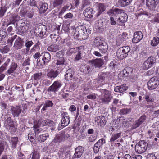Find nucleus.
<instances>
[{
    "instance_id": "obj_1",
    "label": "nucleus",
    "mask_w": 159,
    "mask_h": 159,
    "mask_svg": "<svg viewBox=\"0 0 159 159\" xmlns=\"http://www.w3.org/2000/svg\"><path fill=\"white\" fill-rule=\"evenodd\" d=\"M107 13L110 16H113L114 15L117 16L118 14H120L119 18L117 19L116 22L120 25L126 22L127 20V15L124 12V11L117 8L111 9L107 12Z\"/></svg>"
},
{
    "instance_id": "obj_2",
    "label": "nucleus",
    "mask_w": 159,
    "mask_h": 159,
    "mask_svg": "<svg viewBox=\"0 0 159 159\" xmlns=\"http://www.w3.org/2000/svg\"><path fill=\"white\" fill-rule=\"evenodd\" d=\"M64 53L62 51L56 53V60L54 61V66L57 68L64 67L66 66L64 64L65 60L64 58Z\"/></svg>"
},
{
    "instance_id": "obj_3",
    "label": "nucleus",
    "mask_w": 159,
    "mask_h": 159,
    "mask_svg": "<svg viewBox=\"0 0 159 159\" xmlns=\"http://www.w3.org/2000/svg\"><path fill=\"white\" fill-rule=\"evenodd\" d=\"M62 117L61 122L58 125V130H60L64 127L67 126L69 123L70 121V117L68 115V113L66 112H64L61 114Z\"/></svg>"
},
{
    "instance_id": "obj_4",
    "label": "nucleus",
    "mask_w": 159,
    "mask_h": 159,
    "mask_svg": "<svg viewBox=\"0 0 159 159\" xmlns=\"http://www.w3.org/2000/svg\"><path fill=\"white\" fill-rule=\"evenodd\" d=\"M148 145V143L144 141H140L136 145L135 150L138 153H143L146 151Z\"/></svg>"
},
{
    "instance_id": "obj_5",
    "label": "nucleus",
    "mask_w": 159,
    "mask_h": 159,
    "mask_svg": "<svg viewBox=\"0 0 159 159\" xmlns=\"http://www.w3.org/2000/svg\"><path fill=\"white\" fill-rule=\"evenodd\" d=\"M156 59L155 57L151 56L149 57L144 62L143 65V68L147 70L153 66L155 64Z\"/></svg>"
},
{
    "instance_id": "obj_6",
    "label": "nucleus",
    "mask_w": 159,
    "mask_h": 159,
    "mask_svg": "<svg viewBox=\"0 0 159 159\" xmlns=\"http://www.w3.org/2000/svg\"><path fill=\"white\" fill-rule=\"evenodd\" d=\"M159 85V80L156 76L151 78L147 83L148 89L152 90L156 89Z\"/></svg>"
},
{
    "instance_id": "obj_7",
    "label": "nucleus",
    "mask_w": 159,
    "mask_h": 159,
    "mask_svg": "<svg viewBox=\"0 0 159 159\" xmlns=\"http://www.w3.org/2000/svg\"><path fill=\"white\" fill-rule=\"evenodd\" d=\"M41 59L39 60L41 65L46 64L50 61L51 56L49 52H42L41 53Z\"/></svg>"
},
{
    "instance_id": "obj_8",
    "label": "nucleus",
    "mask_w": 159,
    "mask_h": 159,
    "mask_svg": "<svg viewBox=\"0 0 159 159\" xmlns=\"http://www.w3.org/2000/svg\"><path fill=\"white\" fill-rule=\"evenodd\" d=\"M46 30V27L45 25H40L36 28L34 33L36 35L41 39L45 34Z\"/></svg>"
},
{
    "instance_id": "obj_9",
    "label": "nucleus",
    "mask_w": 159,
    "mask_h": 159,
    "mask_svg": "<svg viewBox=\"0 0 159 159\" xmlns=\"http://www.w3.org/2000/svg\"><path fill=\"white\" fill-rule=\"evenodd\" d=\"M62 85V83L61 82L58 81H55L51 86L48 87L47 91L48 92L55 93L59 90Z\"/></svg>"
},
{
    "instance_id": "obj_10",
    "label": "nucleus",
    "mask_w": 159,
    "mask_h": 159,
    "mask_svg": "<svg viewBox=\"0 0 159 159\" xmlns=\"http://www.w3.org/2000/svg\"><path fill=\"white\" fill-rule=\"evenodd\" d=\"M112 98L110 92L107 90L104 91V95L101 99L102 102L105 104H108Z\"/></svg>"
},
{
    "instance_id": "obj_11",
    "label": "nucleus",
    "mask_w": 159,
    "mask_h": 159,
    "mask_svg": "<svg viewBox=\"0 0 159 159\" xmlns=\"http://www.w3.org/2000/svg\"><path fill=\"white\" fill-rule=\"evenodd\" d=\"M84 148L81 146H78L75 149V153L72 158H80L83 154Z\"/></svg>"
},
{
    "instance_id": "obj_12",
    "label": "nucleus",
    "mask_w": 159,
    "mask_h": 159,
    "mask_svg": "<svg viewBox=\"0 0 159 159\" xmlns=\"http://www.w3.org/2000/svg\"><path fill=\"white\" fill-rule=\"evenodd\" d=\"M91 65L96 67H100L103 64V61L102 59L101 58L96 59L89 61Z\"/></svg>"
},
{
    "instance_id": "obj_13",
    "label": "nucleus",
    "mask_w": 159,
    "mask_h": 159,
    "mask_svg": "<svg viewBox=\"0 0 159 159\" xmlns=\"http://www.w3.org/2000/svg\"><path fill=\"white\" fill-rule=\"evenodd\" d=\"M11 110L12 115L14 117H18L21 112V107L20 106L15 107H12Z\"/></svg>"
},
{
    "instance_id": "obj_14",
    "label": "nucleus",
    "mask_w": 159,
    "mask_h": 159,
    "mask_svg": "<svg viewBox=\"0 0 159 159\" xmlns=\"http://www.w3.org/2000/svg\"><path fill=\"white\" fill-rule=\"evenodd\" d=\"M94 12L92 8L88 7L85 10L83 13L84 16L87 18V20H89L93 17Z\"/></svg>"
},
{
    "instance_id": "obj_15",
    "label": "nucleus",
    "mask_w": 159,
    "mask_h": 159,
    "mask_svg": "<svg viewBox=\"0 0 159 159\" xmlns=\"http://www.w3.org/2000/svg\"><path fill=\"white\" fill-rule=\"evenodd\" d=\"M56 70H51L47 74V76L50 78H56L62 71L63 69V67L62 68H57Z\"/></svg>"
},
{
    "instance_id": "obj_16",
    "label": "nucleus",
    "mask_w": 159,
    "mask_h": 159,
    "mask_svg": "<svg viewBox=\"0 0 159 159\" xmlns=\"http://www.w3.org/2000/svg\"><path fill=\"white\" fill-rule=\"evenodd\" d=\"M143 37V34L141 31L135 32L134 34V37L132 39L133 42L137 43L141 40Z\"/></svg>"
},
{
    "instance_id": "obj_17",
    "label": "nucleus",
    "mask_w": 159,
    "mask_h": 159,
    "mask_svg": "<svg viewBox=\"0 0 159 159\" xmlns=\"http://www.w3.org/2000/svg\"><path fill=\"white\" fill-rule=\"evenodd\" d=\"M159 2V0H146V4L150 9L153 10Z\"/></svg>"
},
{
    "instance_id": "obj_18",
    "label": "nucleus",
    "mask_w": 159,
    "mask_h": 159,
    "mask_svg": "<svg viewBox=\"0 0 159 159\" xmlns=\"http://www.w3.org/2000/svg\"><path fill=\"white\" fill-rule=\"evenodd\" d=\"M23 39L18 37L15 41L14 48L16 50L20 49L23 46Z\"/></svg>"
},
{
    "instance_id": "obj_19",
    "label": "nucleus",
    "mask_w": 159,
    "mask_h": 159,
    "mask_svg": "<svg viewBox=\"0 0 159 159\" xmlns=\"http://www.w3.org/2000/svg\"><path fill=\"white\" fill-rule=\"evenodd\" d=\"M95 121L100 126H104L106 123L105 118L104 116H100L96 118Z\"/></svg>"
},
{
    "instance_id": "obj_20",
    "label": "nucleus",
    "mask_w": 159,
    "mask_h": 159,
    "mask_svg": "<svg viewBox=\"0 0 159 159\" xmlns=\"http://www.w3.org/2000/svg\"><path fill=\"white\" fill-rule=\"evenodd\" d=\"M97 6L98 11L96 14V16L98 17L105 11L106 7L102 3H97Z\"/></svg>"
},
{
    "instance_id": "obj_21",
    "label": "nucleus",
    "mask_w": 159,
    "mask_h": 159,
    "mask_svg": "<svg viewBox=\"0 0 159 159\" xmlns=\"http://www.w3.org/2000/svg\"><path fill=\"white\" fill-rule=\"evenodd\" d=\"M128 89V87L126 86V84H123L120 86H116L114 89V91L116 92L123 93Z\"/></svg>"
},
{
    "instance_id": "obj_22",
    "label": "nucleus",
    "mask_w": 159,
    "mask_h": 159,
    "mask_svg": "<svg viewBox=\"0 0 159 159\" xmlns=\"http://www.w3.org/2000/svg\"><path fill=\"white\" fill-rule=\"evenodd\" d=\"M10 145L13 149H15L16 147V145L18 143V138L17 137H12L9 139Z\"/></svg>"
},
{
    "instance_id": "obj_23",
    "label": "nucleus",
    "mask_w": 159,
    "mask_h": 159,
    "mask_svg": "<svg viewBox=\"0 0 159 159\" xmlns=\"http://www.w3.org/2000/svg\"><path fill=\"white\" fill-rule=\"evenodd\" d=\"M42 77V74L41 72L37 73L34 74L32 77L33 78L34 81V84L36 85L38 83V81Z\"/></svg>"
},
{
    "instance_id": "obj_24",
    "label": "nucleus",
    "mask_w": 159,
    "mask_h": 159,
    "mask_svg": "<svg viewBox=\"0 0 159 159\" xmlns=\"http://www.w3.org/2000/svg\"><path fill=\"white\" fill-rule=\"evenodd\" d=\"M6 122L8 124H11L9 125L10 129L11 130L12 132H15L16 130V126L14 125V123L11 124L12 122L11 118L10 117H8L6 120Z\"/></svg>"
},
{
    "instance_id": "obj_25",
    "label": "nucleus",
    "mask_w": 159,
    "mask_h": 159,
    "mask_svg": "<svg viewBox=\"0 0 159 159\" xmlns=\"http://www.w3.org/2000/svg\"><path fill=\"white\" fill-rule=\"evenodd\" d=\"M74 71L71 69H69L67 70L65 75V78L67 80H71L73 77Z\"/></svg>"
},
{
    "instance_id": "obj_26",
    "label": "nucleus",
    "mask_w": 159,
    "mask_h": 159,
    "mask_svg": "<svg viewBox=\"0 0 159 159\" xmlns=\"http://www.w3.org/2000/svg\"><path fill=\"white\" fill-rule=\"evenodd\" d=\"M121 49L120 48L117 49L116 52V55L119 59H123L125 58L128 56V54H125Z\"/></svg>"
},
{
    "instance_id": "obj_27",
    "label": "nucleus",
    "mask_w": 159,
    "mask_h": 159,
    "mask_svg": "<svg viewBox=\"0 0 159 159\" xmlns=\"http://www.w3.org/2000/svg\"><path fill=\"white\" fill-rule=\"evenodd\" d=\"M100 51L102 53H104L107 52L108 48V45L105 42L98 48Z\"/></svg>"
},
{
    "instance_id": "obj_28",
    "label": "nucleus",
    "mask_w": 159,
    "mask_h": 159,
    "mask_svg": "<svg viewBox=\"0 0 159 159\" xmlns=\"http://www.w3.org/2000/svg\"><path fill=\"white\" fill-rule=\"evenodd\" d=\"M59 46L57 44H52L48 46L47 48V50L49 51L52 52H56L59 50Z\"/></svg>"
},
{
    "instance_id": "obj_29",
    "label": "nucleus",
    "mask_w": 159,
    "mask_h": 159,
    "mask_svg": "<svg viewBox=\"0 0 159 159\" xmlns=\"http://www.w3.org/2000/svg\"><path fill=\"white\" fill-rule=\"evenodd\" d=\"M132 0H119L117 2L118 5L124 7L130 4Z\"/></svg>"
},
{
    "instance_id": "obj_30",
    "label": "nucleus",
    "mask_w": 159,
    "mask_h": 159,
    "mask_svg": "<svg viewBox=\"0 0 159 159\" xmlns=\"http://www.w3.org/2000/svg\"><path fill=\"white\" fill-rule=\"evenodd\" d=\"M42 124L43 126H48L49 127H53L55 125V123L53 121L50 120H45L42 122Z\"/></svg>"
},
{
    "instance_id": "obj_31",
    "label": "nucleus",
    "mask_w": 159,
    "mask_h": 159,
    "mask_svg": "<svg viewBox=\"0 0 159 159\" xmlns=\"http://www.w3.org/2000/svg\"><path fill=\"white\" fill-rule=\"evenodd\" d=\"M68 153V151H67L63 149H61L58 152V155L59 158H63L67 156Z\"/></svg>"
},
{
    "instance_id": "obj_32",
    "label": "nucleus",
    "mask_w": 159,
    "mask_h": 159,
    "mask_svg": "<svg viewBox=\"0 0 159 159\" xmlns=\"http://www.w3.org/2000/svg\"><path fill=\"white\" fill-rule=\"evenodd\" d=\"M104 42V41L102 40L101 38L97 37L93 41V44L95 46L98 47L99 48L100 46L102 45Z\"/></svg>"
},
{
    "instance_id": "obj_33",
    "label": "nucleus",
    "mask_w": 159,
    "mask_h": 159,
    "mask_svg": "<svg viewBox=\"0 0 159 159\" xmlns=\"http://www.w3.org/2000/svg\"><path fill=\"white\" fill-rule=\"evenodd\" d=\"M83 52V50L82 48H78V51L76 55L75 58V60L77 61L81 59L82 58V54Z\"/></svg>"
},
{
    "instance_id": "obj_34",
    "label": "nucleus",
    "mask_w": 159,
    "mask_h": 159,
    "mask_svg": "<svg viewBox=\"0 0 159 159\" xmlns=\"http://www.w3.org/2000/svg\"><path fill=\"white\" fill-rule=\"evenodd\" d=\"M28 139L34 144H35L36 141L35 140L36 136L32 132H30L28 134Z\"/></svg>"
},
{
    "instance_id": "obj_35",
    "label": "nucleus",
    "mask_w": 159,
    "mask_h": 159,
    "mask_svg": "<svg viewBox=\"0 0 159 159\" xmlns=\"http://www.w3.org/2000/svg\"><path fill=\"white\" fill-rule=\"evenodd\" d=\"M121 136V133H117L113 134L110 139V142L112 144L118 138L120 137Z\"/></svg>"
},
{
    "instance_id": "obj_36",
    "label": "nucleus",
    "mask_w": 159,
    "mask_h": 159,
    "mask_svg": "<svg viewBox=\"0 0 159 159\" xmlns=\"http://www.w3.org/2000/svg\"><path fill=\"white\" fill-rule=\"evenodd\" d=\"M17 67V65L16 63L14 62L12 63L10 66V68L7 70V73L9 74L13 73L16 70Z\"/></svg>"
},
{
    "instance_id": "obj_37",
    "label": "nucleus",
    "mask_w": 159,
    "mask_h": 159,
    "mask_svg": "<svg viewBox=\"0 0 159 159\" xmlns=\"http://www.w3.org/2000/svg\"><path fill=\"white\" fill-rule=\"evenodd\" d=\"M31 155H32V159H39L40 157L39 153L37 150L33 151Z\"/></svg>"
},
{
    "instance_id": "obj_38",
    "label": "nucleus",
    "mask_w": 159,
    "mask_h": 159,
    "mask_svg": "<svg viewBox=\"0 0 159 159\" xmlns=\"http://www.w3.org/2000/svg\"><path fill=\"white\" fill-rule=\"evenodd\" d=\"M53 105V103L52 101L50 100H47L46 101L45 104L42 108L41 110L43 111L46 110L47 109V107H52Z\"/></svg>"
},
{
    "instance_id": "obj_39",
    "label": "nucleus",
    "mask_w": 159,
    "mask_h": 159,
    "mask_svg": "<svg viewBox=\"0 0 159 159\" xmlns=\"http://www.w3.org/2000/svg\"><path fill=\"white\" fill-rule=\"evenodd\" d=\"M40 44V43L38 41L34 45L33 48L31 49L30 50V52H35L39 51L40 49V47L39 46Z\"/></svg>"
},
{
    "instance_id": "obj_40",
    "label": "nucleus",
    "mask_w": 159,
    "mask_h": 159,
    "mask_svg": "<svg viewBox=\"0 0 159 159\" xmlns=\"http://www.w3.org/2000/svg\"><path fill=\"white\" fill-rule=\"evenodd\" d=\"M159 43V38L157 37H154L151 41V45L152 46H156Z\"/></svg>"
},
{
    "instance_id": "obj_41",
    "label": "nucleus",
    "mask_w": 159,
    "mask_h": 159,
    "mask_svg": "<svg viewBox=\"0 0 159 159\" xmlns=\"http://www.w3.org/2000/svg\"><path fill=\"white\" fill-rule=\"evenodd\" d=\"M146 101L148 102H153L154 101L153 94H146L145 95Z\"/></svg>"
},
{
    "instance_id": "obj_42",
    "label": "nucleus",
    "mask_w": 159,
    "mask_h": 159,
    "mask_svg": "<svg viewBox=\"0 0 159 159\" xmlns=\"http://www.w3.org/2000/svg\"><path fill=\"white\" fill-rule=\"evenodd\" d=\"M48 134H45L39 136L38 138V140L40 142H43L48 137Z\"/></svg>"
},
{
    "instance_id": "obj_43",
    "label": "nucleus",
    "mask_w": 159,
    "mask_h": 159,
    "mask_svg": "<svg viewBox=\"0 0 159 159\" xmlns=\"http://www.w3.org/2000/svg\"><path fill=\"white\" fill-rule=\"evenodd\" d=\"M48 7V4L46 3H44L42 4V5L41 6L39 10L41 12L44 13L47 9Z\"/></svg>"
},
{
    "instance_id": "obj_44",
    "label": "nucleus",
    "mask_w": 159,
    "mask_h": 159,
    "mask_svg": "<svg viewBox=\"0 0 159 159\" xmlns=\"http://www.w3.org/2000/svg\"><path fill=\"white\" fill-rule=\"evenodd\" d=\"M125 54H128L130 50V48L128 46H125L120 48Z\"/></svg>"
},
{
    "instance_id": "obj_45",
    "label": "nucleus",
    "mask_w": 159,
    "mask_h": 159,
    "mask_svg": "<svg viewBox=\"0 0 159 159\" xmlns=\"http://www.w3.org/2000/svg\"><path fill=\"white\" fill-rule=\"evenodd\" d=\"M123 117H121L120 118L118 119L115 122V124L116 125L118 128L121 127L123 125Z\"/></svg>"
},
{
    "instance_id": "obj_46",
    "label": "nucleus",
    "mask_w": 159,
    "mask_h": 159,
    "mask_svg": "<svg viewBox=\"0 0 159 159\" xmlns=\"http://www.w3.org/2000/svg\"><path fill=\"white\" fill-rule=\"evenodd\" d=\"M41 2L40 1V0H31L30 5L32 6H34L38 7L37 4L38 3L40 5Z\"/></svg>"
},
{
    "instance_id": "obj_47",
    "label": "nucleus",
    "mask_w": 159,
    "mask_h": 159,
    "mask_svg": "<svg viewBox=\"0 0 159 159\" xmlns=\"http://www.w3.org/2000/svg\"><path fill=\"white\" fill-rule=\"evenodd\" d=\"M131 111V109H122L120 110V114L121 115H125L129 113Z\"/></svg>"
},
{
    "instance_id": "obj_48",
    "label": "nucleus",
    "mask_w": 159,
    "mask_h": 159,
    "mask_svg": "<svg viewBox=\"0 0 159 159\" xmlns=\"http://www.w3.org/2000/svg\"><path fill=\"white\" fill-rule=\"evenodd\" d=\"M33 57L35 59H37V61L38 64H40V61H39V60H40L41 57V54H40L39 52H37L33 56Z\"/></svg>"
},
{
    "instance_id": "obj_49",
    "label": "nucleus",
    "mask_w": 159,
    "mask_h": 159,
    "mask_svg": "<svg viewBox=\"0 0 159 159\" xmlns=\"http://www.w3.org/2000/svg\"><path fill=\"white\" fill-rule=\"evenodd\" d=\"M34 44L33 42L32 41L27 40L25 44V46L26 47V51H28L30 50V47Z\"/></svg>"
},
{
    "instance_id": "obj_50",
    "label": "nucleus",
    "mask_w": 159,
    "mask_h": 159,
    "mask_svg": "<svg viewBox=\"0 0 159 159\" xmlns=\"http://www.w3.org/2000/svg\"><path fill=\"white\" fill-rule=\"evenodd\" d=\"M12 19H11V21L13 23V25H14V23L16 21L19 20L20 18L16 14H14L12 16Z\"/></svg>"
},
{
    "instance_id": "obj_51",
    "label": "nucleus",
    "mask_w": 159,
    "mask_h": 159,
    "mask_svg": "<svg viewBox=\"0 0 159 159\" xmlns=\"http://www.w3.org/2000/svg\"><path fill=\"white\" fill-rule=\"evenodd\" d=\"M63 2V0H54L53 6L54 7L58 6L61 5Z\"/></svg>"
},
{
    "instance_id": "obj_52",
    "label": "nucleus",
    "mask_w": 159,
    "mask_h": 159,
    "mask_svg": "<svg viewBox=\"0 0 159 159\" xmlns=\"http://www.w3.org/2000/svg\"><path fill=\"white\" fill-rule=\"evenodd\" d=\"M141 124L137 120L134 122L131 128V129H134L139 126Z\"/></svg>"
},
{
    "instance_id": "obj_53",
    "label": "nucleus",
    "mask_w": 159,
    "mask_h": 159,
    "mask_svg": "<svg viewBox=\"0 0 159 159\" xmlns=\"http://www.w3.org/2000/svg\"><path fill=\"white\" fill-rule=\"evenodd\" d=\"M34 129L36 134L39 133L42 131V129L40 128L38 125H34Z\"/></svg>"
},
{
    "instance_id": "obj_54",
    "label": "nucleus",
    "mask_w": 159,
    "mask_h": 159,
    "mask_svg": "<svg viewBox=\"0 0 159 159\" xmlns=\"http://www.w3.org/2000/svg\"><path fill=\"white\" fill-rule=\"evenodd\" d=\"M146 135L148 139L149 138L151 139H153L154 136V134L150 130L148 131L146 133Z\"/></svg>"
},
{
    "instance_id": "obj_55",
    "label": "nucleus",
    "mask_w": 159,
    "mask_h": 159,
    "mask_svg": "<svg viewBox=\"0 0 159 159\" xmlns=\"http://www.w3.org/2000/svg\"><path fill=\"white\" fill-rule=\"evenodd\" d=\"M105 143V140L103 138H102L99 139L98 141L95 143L97 144L98 145L100 146V147L102 146V145Z\"/></svg>"
},
{
    "instance_id": "obj_56",
    "label": "nucleus",
    "mask_w": 159,
    "mask_h": 159,
    "mask_svg": "<svg viewBox=\"0 0 159 159\" xmlns=\"http://www.w3.org/2000/svg\"><path fill=\"white\" fill-rule=\"evenodd\" d=\"M6 11L7 8L5 7H1L0 10V17H1L3 16Z\"/></svg>"
},
{
    "instance_id": "obj_57",
    "label": "nucleus",
    "mask_w": 159,
    "mask_h": 159,
    "mask_svg": "<svg viewBox=\"0 0 159 159\" xmlns=\"http://www.w3.org/2000/svg\"><path fill=\"white\" fill-rule=\"evenodd\" d=\"M111 16L110 17V19L111 21V23L112 25H115L116 24V17L117 16L114 15L113 16Z\"/></svg>"
},
{
    "instance_id": "obj_58",
    "label": "nucleus",
    "mask_w": 159,
    "mask_h": 159,
    "mask_svg": "<svg viewBox=\"0 0 159 159\" xmlns=\"http://www.w3.org/2000/svg\"><path fill=\"white\" fill-rule=\"evenodd\" d=\"M100 148V146L98 145L96 143H95L93 148V152L95 153H98L99 151Z\"/></svg>"
},
{
    "instance_id": "obj_59",
    "label": "nucleus",
    "mask_w": 159,
    "mask_h": 159,
    "mask_svg": "<svg viewBox=\"0 0 159 159\" xmlns=\"http://www.w3.org/2000/svg\"><path fill=\"white\" fill-rule=\"evenodd\" d=\"M128 68H126L123 70L121 74L122 75L123 77H126L127 76L129 73V72L127 71L128 70Z\"/></svg>"
},
{
    "instance_id": "obj_60",
    "label": "nucleus",
    "mask_w": 159,
    "mask_h": 159,
    "mask_svg": "<svg viewBox=\"0 0 159 159\" xmlns=\"http://www.w3.org/2000/svg\"><path fill=\"white\" fill-rule=\"evenodd\" d=\"M7 35L6 30L2 29L0 30V35L3 39L5 38Z\"/></svg>"
},
{
    "instance_id": "obj_61",
    "label": "nucleus",
    "mask_w": 159,
    "mask_h": 159,
    "mask_svg": "<svg viewBox=\"0 0 159 159\" xmlns=\"http://www.w3.org/2000/svg\"><path fill=\"white\" fill-rule=\"evenodd\" d=\"M17 37V35H15L13 36L11 38H9L7 41V43H8L10 45H12L13 41Z\"/></svg>"
},
{
    "instance_id": "obj_62",
    "label": "nucleus",
    "mask_w": 159,
    "mask_h": 159,
    "mask_svg": "<svg viewBox=\"0 0 159 159\" xmlns=\"http://www.w3.org/2000/svg\"><path fill=\"white\" fill-rule=\"evenodd\" d=\"M106 75L104 73L101 74L99 75L98 78V81L102 82L105 80Z\"/></svg>"
},
{
    "instance_id": "obj_63",
    "label": "nucleus",
    "mask_w": 159,
    "mask_h": 159,
    "mask_svg": "<svg viewBox=\"0 0 159 159\" xmlns=\"http://www.w3.org/2000/svg\"><path fill=\"white\" fill-rule=\"evenodd\" d=\"M157 156L153 153L148 154L147 155L148 159H157Z\"/></svg>"
},
{
    "instance_id": "obj_64",
    "label": "nucleus",
    "mask_w": 159,
    "mask_h": 159,
    "mask_svg": "<svg viewBox=\"0 0 159 159\" xmlns=\"http://www.w3.org/2000/svg\"><path fill=\"white\" fill-rule=\"evenodd\" d=\"M146 117L145 115H143L141 116L137 120L141 124L146 120Z\"/></svg>"
}]
</instances>
